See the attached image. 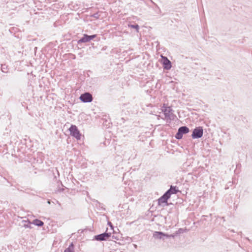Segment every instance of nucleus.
Returning <instances> with one entry per match:
<instances>
[{
  "label": "nucleus",
  "mask_w": 252,
  "mask_h": 252,
  "mask_svg": "<svg viewBox=\"0 0 252 252\" xmlns=\"http://www.w3.org/2000/svg\"><path fill=\"white\" fill-rule=\"evenodd\" d=\"M96 35L95 34L92 35H88V38H89V41H90L91 40L95 38L96 37Z\"/></svg>",
  "instance_id": "4468645a"
},
{
  "label": "nucleus",
  "mask_w": 252,
  "mask_h": 252,
  "mask_svg": "<svg viewBox=\"0 0 252 252\" xmlns=\"http://www.w3.org/2000/svg\"><path fill=\"white\" fill-rule=\"evenodd\" d=\"M153 235L155 238L158 239H161L162 236H165L164 234L161 232H155Z\"/></svg>",
  "instance_id": "6e6552de"
},
{
  "label": "nucleus",
  "mask_w": 252,
  "mask_h": 252,
  "mask_svg": "<svg viewBox=\"0 0 252 252\" xmlns=\"http://www.w3.org/2000/svg\"><path fill=\"white\" fill-rule=\"evenodd\" d=\"M110 237V234L104 233L96 236L95 238L98 241H103L108 239Z\"/></svg>",
  "instance_id": "423d86ee"
},
{
  "label": "nucleus",
  "mask_w": 252,
  "mask_h": 252,
  "mask_svg": "<svg viewBox=\"0 0 252 252\" xmlns=\"http://www.w3.org/2000/svg\"><path fill=\"white\" fill-rule=\"evenodd\" d=\"M64 252H74V247L73 244H71V245L65 250Z\"/></svg>",
  "instance_id": "9b49d317"
},
{
  "label": "nucleus",
  "mask_w": 252,
  "mask_h": 252,
  "mask_svg": "<svg viewBox=\"0 0 252 252\" xmlns=\"http://www.w3.org/2000/svg\"><path fill=\"white\" fill-rule=\"evenodd\" d=\"M175 137L177 139H180L182 138L183 134L178 131L177 133L176 134Z\"/></svg>",
  "instance_id": "ddd939ff"
},
{
  "label": "nucleus",
  "mask_w": 252,
  "mask_h": 252,
  "mask_svg": "<svg viewBox=\"0 0 252 252\" xmlns=\"http://www.w3.org/2000/svg\"><path fill=\"white\" fill-rule=\"evenodd\" d=\"M32 223H33V224H35L36 225H37L38 226H41L44 224L43 221H42L41 220H37V219L34 220L33 221Z\"/></svg>",
  "instance_id": "1a4fd4ad"
},
{
  "label": "nucleus",
  "mask_w": 252,
  "mask_h": 252,
  "mask_svg": "<svg viewBox=\"0 0 252 252\" xmlns=\"http://www.w3.org/2000/svg\"><path fill=\"white\" fill-rule=\"evenodd\" d=\"M203 130L201 127H198L195 128L192 134V137L193 138H200L203 135Z\"/></svg>",
  "instance_id": "7ed1b4c3"
},
{
  "label": "nucleus",
  "mask_w": 252,
  "mask_h": 252,
  "mask_svg": "<svg viewBox=\"0 0 252 252\" xmlns=\"http://www.w3.org/2000/svg\"><path fill=\"white\" fill-rule=\"evenodd\" d=\"M171 190L167 191L158 200V205H161L163 203H167V200L170 197L171 193Z\"/></svg>",
  "instance_id": "f03ea898"
},
{
  "label": "nucleus",
  "mask_w": 252,
  "mask_h": 252,
  "mask_svg": "<svg viewBox=\"0 0 252 252\" xmlns=\"http://www.w3.org/2000/svg\"><path fill=\"white\" fill-rule=\"evenodd\" d=\"M88 41H89V39L88 38V35L84 34L83 37L78 41V43L87 42Z\"/></svg>",
  "instance_id": "9d476101"
},
{
  "label": "nucleus",
  "mask_w": 252,
  "mask_h": 252,
  "mask_svg": "<svg viewBox=\"0 0 252 252\" xmlns=\"http://www.w3.org/2000/svg\"><path fill=\"white\" fill-rule=\"evenodd\" d=\"M69 131L70 135L75 137L77 140L81 139L82 135L76 126L71 125L69 128Z\"/></svg>",
  "instance_id": "f257e3e1"
},
{
  "label": "nucleus",
  "mask_w": 252,
  "mask_h": 252,
  "mask_svg": "<svg viewBox=\"0 0 252 252\" xmlns=\"http://www.w3.org/2000/svg\"><path fill=\"white\" fill-rule=\"evenodd\" d=\"M168 190H171L170 193H171V194H176L178 191V190L176 189V187L173 186H171L170 189Z\"/></svg>",
  "instance_id": "f8f14e48"
},
{
  "label": "nucleus",
  "mask_w": 252,
  "mask_h": 252,
  "mask_svg": "<svg viewBox=\"0 0 252 252\" xmlns=\"http://www.w3.org/2000/svg\"><path fill=\"white\" fill-rule=\"evenodd\" d=\"M80 99L84 102H90L92 101L93 97L90 93H86L81 95Z\"/></svg>",
  "instance_id": "39448f33"
},
{
  "label": "nucleus",
  "mask_w": 252,
  "mask_h": 252,
  "mask_svg": "<svg viewBox=\"0 0 252 252\" xmlns=\"http://www.w3.org/2000/svg\"><path fill=\"white\" fill-rule=\"evenodd\" d=\"M178 131L183 134L188 133L189 132V129L187 126H182L179 128Z\"/></svg>",
  "instance_id": "0eeeda50"
},
{
  "label": "nucleus",
  "mask_w": 252,
  "mask_h": 252,
  "mask_svg": "<svg viewBox=\"0 0 252 252\" xmlns=\"http://www.w3.org/2000/svg\"><path fill=\"white\" fill-rule=\"evenodd\" d=\"M161 62L163 64V67L166 69H169L171 68V63L170 61L165 57L161 55Z\"/></svg>",
  "instance_id": "20e7f679"
}]
</instances>
